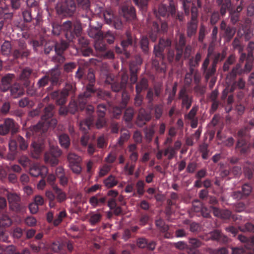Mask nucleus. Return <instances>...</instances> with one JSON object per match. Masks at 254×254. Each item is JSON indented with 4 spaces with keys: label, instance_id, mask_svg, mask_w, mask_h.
<instances>
[{
    "label": "nucleus",
    "instance_id": "nucleus-43",
    "mask_svg": "<svg viewBox=\"0 0 254 254\" xmlns=\"http://www.w3.org/2000/svg\"><path fill=\"white\" fill-rule=\"evenodd\" d=\"M241 73L242 69H241V65L240 64H237L236 66L233 68L231 71L228 74L227 77H229L231 79H234L237 74H240Z\"/></svg>",
    "mask_w": 254,
    "mask_h": 254
},
{
    "label": "nucleus",
    "instance_id": "nucleus-59",
    "mask_svg": "<svg viewBox=\"0 0 254 254\" xmlns=\"http://www.w3.org/2000/svg\"><path fill=\"white\" fill-rule=\"evenodd\" d=\"M163 107L161 105H156L154 107V114L156 119H159L162 116Z\"/></svg>",
    "mask_w": 254,
    "mask_h": 254
},
{
    "label": "nucleus",
    "instance_id": "nucleus-45",
    "mask_svg": "<svg viewBox=\"0 0 254 254\" xmlns=\"http://www.w3.org/2000/svg\"><path fill=\"white\" fill-rule=\"evenodd\" d=\"M105 20L106 22L108 24L112 23V20L115 17L113 14V12L111 9H108L105 10L103 13Z\"/></svg>",
    "mask_w": 254,
    "mask_h": 254
},
{
    "label": "nucleus",
    "instance_id": "nucleus-3",
    "mask_svg": "<svg viewBox=\"0 0 254 254\" xmlns=\"http://www.w3.org/2000/svg\"><path fill=\"white\" fill-rule=\"evenodd\" d=\"M18 126L17 124L11 118H6L2 124L0 125V135H5L11 131L12 134L17 132Z\"/></svg>",
    "mask_w": 254,
    "mask_h": 254
},
{
    "label": "nucleus",
    "instance_id": "nucleus-35",
    "mask_svg": "<svg viewBox=\"0 0 254 254\" xmlns=\"http://www.w3.org/2000/svg\"><path fill=\"white\" fill-rule=\"evenodd\" d=\"M59 142L61 145L65 148H67L70 145V139L68 136L66 134H62L59 137Z\"/></svg>",
    "mask_w": 254,
    "mask_h": 254
},
{
    "label": "nucleus",
    "instance_id": "nucleus-14",
    "mask_svg": "<svg viewBox=\"0 0 254 254\" xmlns=\"http://www.w3.org/2000/svg\"><path fill=\"white\" fill-rule=\"evenodd\" d=\"M167 28L168 25L166 23L163 22L161 24L160 31L164 32L167 31ZM159 31H160V29H159L158 24L156 22H154L151 28V31L149 33L150 38L152 41L154 42L156 41L157 37V34Z\"/></svg>",
    "mask_w": 254,
    "mask_h": 254
},
{
    "label": "nucleus",
    "instance_id": "nucleus-22",
    "mask_svg": "<svg viewBox=\"0 0 254 254\" xmlns=\"http://www.w3.org/2000/svg\"><path fill=\"white\" fill-rule=\"evenodd\" d=\"M100 79L101 81L108 84H112L115 81L114 76L107 70L101 71Z\"/></svg>",
    "mask_w": 254,
    "mask_h": 254
},
{
    "label": "nucleus",
    "instance_id": "nucleus-44",
    "mask_svg": "<svg viewBox=\"0 0 254 254\" xmlns=\"http://www.w3.org/2000/svg\"><path fill=\"white\" fill-rule=\"evenodd\" d=\"M87 78L89 81V83L86 88H89L90 90L94 92V83L95 82V75L92 71H89L87 74Z\"/></svg>",
    "mask_w": 254,
    "mask_h": 254
},
{
    "label": "nucleus",
    "instance_id": "nucleus-36",
    "mask_svg": "<svg viewBox=\"0 0 254 254\" xmlns=\"http://www.w3.org/2000/svg\"><path fill=\"white\" fill-rule=\"evenodd\" d=\"M68 46V44L67 42L62 41L60 43H57L55 45V51L58 55L62 54L67 48Z\"/></svg>",
    "mask_w": 254,
    "mask_h": 254
},
{
    "label": "nucleus",
    "instance_id": "nucleus-8",
    "mask_svg": "<svg viewBox=\"0 0 254 254\" xmlns=\"http://www.w3.org/2000/svg\"><path fill=\"white\" fill-rule=\"evenodd\" d=\"M122 13L127 20L131 21L136 18L134 8L130 5V1H127L122 8Z\"/></svg>",
    "mask_w": 254,
    "mask_h": 254
},
{
    "label": "nucleus",
    "instance_id": "nucleus-25",
    "mask_svg": "<svg viewBox=\"0 0 254 254\" xmlns=\"http://www.w3.org/2000/svg\"><path fill=\"white\" fill-rule=\"evenodd\" d=\"M127 39L123 40L122 43V47L125 49L128 46L133 45L134 46L136 45V39L134 38L129 31L126 32Z\"/></svg>",
    "mask_w": 254,
    "mask_h": 254
},
{
    "label": "nucleus",
    "instance_id": "nucleus-39",
    "mask_svg": "<svg viewBox=\"0 0 254 254\" xmlns=\"http://www.w3.org/2000/svg\"><path fill=\"white\" fill-rule=\"evenodd\" d=\"M67 213L65 210L60 211L56 216L53 221V225L55 226H58L63 220V219L66 217Z\"/></svg>",
    "mask_w": 254,
    "mask_h": 254
},
{
    "label": "nucleus",
    "instance_id": "nucleus-5",
    "mask_svg": "<svg viewBox=\"0 0 254 254\" xmlns=\"http://www.w3.org/2000/svg\"><path fill=\"white\" fill-rule=\"evenodd\" d=\"M76 6L73 0H66L63 3H59L57 11L64 16H71L75 11Z\"/></svg>",
    "mask_w": 254,
    "mask_h": 254
},
{
    "label": "nucleus",
    "instance_id": "nucleus-33",
    "mask_svg": "<svg viewBox=\"0 0 254 254\" xmlns=\"http://www.w3.org/2000/svg\"><path fill=\"white\" fill-rule=\"evenodd\" d=\"M201 59V54L199 52H197L194 58H192L190 60V71L192 73V67L198 65Z\"/></svg>",
    "mask_w": 254,
    "mask_h": 254
},
{
    "label": "nucleus",
    "instance_id": "nucleus-11",
    "mask_svg": "<svg viewBox=\"0 0 254 254\" xmlns=\"http://www.w3.org/2000/svg\"><path fill=\"white\" fill-rule=\"evenodd\" d=\"M88 19L89 21V28L88 30L89 36L95 39V40L98 38H102V36H104V34L100 30L101 25L98 24V26L96 27L93 24V20H91L89 18H88Z\"/></svg>",
    "mask_w": 254,
    "mask_h": 254
},
{
    "label": "nucleus",
    "instance_id": "nucleus-23",
    "mask_svg": "<svg viewBox=\"0 0 254 254\" xmlns=\"http://www.w3.org/2000/svg\"><path fill=\"white\" fill-rule=\"evenodd\" d=\"M197 20L191 19L187 24V35L188 37H191L195 34L197 28Z\"/></svg>",
    "mask_w": 254,
    "mask_h": 254
},
{
    "label": "nucleus",
    "instance_id": "nucleus-15",
    "mask_svg": "<svg viewBox=\"0 0 254 254\" xmlns=\"http://www.w3.org/2000/svg\"><path fill=\"white\" fill-rule=\"evenodd\" d=\"M158 14L163 17H165L169 14H171L172 16L175 13V5L171 3H170L169 6H166L165 4H161L158 8Z\"/></svg>",
    "mask_w": 254,
    "mask_h": 254
},
{
    "label": "nucleus",
    "instance_id": "nucleus-63",
    "mask_svg": "<svg viewBox=\"0 0 254 254\" xmlns=\"http://www.w3.org/2000/svg\"><path fill=\"white\" fill-rule=\"evenodd\" d=\"M111 166L109 164L104 165L101 168L99 171V176L103 177L106 175L111 170Z\"/></svg>",
    "mask_w": 254,
    "mask_h": 254
},
{
    "label": "nucleus",
    "instance_id": "nucleus-13",
    "mask_svg": "<svg viewBox=\"0 0 254 254\" xmlns=\"http://www.w3.org/2000/svg\"><path fill=\"white\" fill-rule=\"evenodd\" d=\"M179 98L182 100V106L188 110L192 103V97L188 95L185 88L181 89L179 94Z\"/></svg>",
    "mask_w": 254,
    "mask_h": 254
},
{
    "label": "nucleus",
    "instance_id": "nucleus-60",
    "mask_svg": "<svg viewBox=\"0 0 254 254\" xmlns=\"http://www.w3.org/2000/svg\"><path fill=\"white\" fill-rule=\"evenodd\" d=\"M73 25V24L69 21H65L63 23V29L67 32L66 34V36L68 33L70 34L71 31H72Z\"/></svg>",
    "mask_w": 254,
    "mask_h": 254
},
{
    "label": "nucleus",
    "instance_id": "nucleus-6",
    "mask_svg": "<svg viewBox=\"0 0 254 254\" xmlns=\"http://www.w3.org/2000/svg\"><path fill=\"white\" fill-rule=\"evenodd\" d=\"M61 155V151L58 148L52 149L50 152L46 153L45 155V161L50 163L52 166L58 164V157Z\"/></svg>",
    "mask_w": 254,
    "mask_h": 254
},
{
    "label": "nucleus",
    "instance_id": "nucleus-29",
    "mask_svg": "<svg viewBox=\"0 0 254 254\" xmlns=\"http://www.w3.org/2000/svg\"><path fill=\"white\" fill-rule=\"evenodd\" d=\"M94 48L97 52H104L106 49V44L104 41V36L101 38L95 40Z\"/></svg>",
    "mask_w": 254,
    "mask_h": 254
},
{
    "label": "nucleus",
    "instance_id": "nucleus-61",
    "mask_svg": "<svg viewBox=\"0 0 254 254\" xmlns=\"http://www.w3.org/2000/svg\"><path fill=\"white\" fill-rule=\"evenodd\" d=\"M45 244L43 242H39L38 245L36 246L34 244H31L30 247L33 253H37L40 252L41 249L44 248Z\"/></svg>",
    "mask_w": 254,
    "mask_h": 254
},
{
    "label": "nucleus",
    "instance_id": "nucleus-2",
    "mask_svg": "<svg viewBox=\"0 0 254 254\" xmlns=\"http://www.w3.org/2000/svg\"><path fill=\"white\" fill-rule=\"evenodd\" d=\"M6 196L10 209L19 213L25 211V207L20 202V197L17 193L7 192Z\"/></svg>",
    "mask_w": 254,
    "mask_h": 254
},
{
    "label": "nucleus",
    "instance_id": "nucleus-46",
    "mask_svg": "<svg viewBox=\"0 0 254 254\" xmlns=\"http://www.w3.org/2000/svg\"><path fill=\"white\" fill-rule=\"evenodd\" d=\"M11 44L8 41H5L1 46V51L2 54L8 55L11 51Z\"/></svg>",
    "mask_w": 254,
    "mask_h": 254
},
{
    "label": "nucleus",
    "instance_id": "nucleus-47",
    "mask_svg": "<svg viewBox=\"0 0 254 254\" xmlns=\"http://www.w3.org/2000/svg\"><path fill=\"white\" fill-rule=\"evenodd\" d=\"M129 133L128 131L122 133L118 140L117 144L120 146H122L129 138Z\"/></svg>",
    "mask_w": 254,
    "mask_h": 254
},
{
    "label": "nucleus",
    "instance_id": "nucleus-27",
    "mask_svg": "<svg viewBox=\"0 0 254 254\" xmlns=\"http://www.w3.org/2000/svg\"><path fill=\"white\" fill-rule=\"evenodd\" d=\"M211 237L212 239L223 243H227L228 241V238L218 230L212 232L211 233Z\"/></svg>",
    "mask_w": 254,
    "mask_h": 254
},
{
    "label": "nucleus",
    "instance_id": "nucleus-28",
    "mask_svg": "<svg viewBox=\"0 0 254 254\" xmlns=\"http://www.w3.org/2000/svg\"><path fill=\"white\" fill-rule=\"evenodd\" d=\"M16 148L17 144L16 141L14 140H10L9 142V149L10 153H9L6 156L8 160H14L16 154Z\"/></svg>",
    "mask_w": 254,
    "mask_h": 254
},
{
    "label": "nucleus",
    "instance_id": "nucleus-40",
    "mask_svg": "<svg viewBox=\"0 0 254 254\" xmlns=\"http://www.w3.org/2000/svg\"><path fill=\"white\" fill-rule=\"evenodd\" d=\"M155 126L154 125L144 129L145 137L146 140L150 141L155 133Z\"/></svg>",
    "mask_w": 254,
    "mask_h": 254
},
{
    "label": "nucleus",
    "instance_id": "nucleus-50",
    "mask_svg": "<svg viewBox=\"0 0 254 254\" xmlns=\"http://www.w3.org/2000/svg\"><path fill=\"white\" fill-rule=\"evenodd\" d=\"M97 145L99 148H104L107 145V139L104 135L98 137L97 139Z\"/></svg>",
    "mask_w": 254,
    "mask_h": 254
},
{
    "label": "nucleus",
    "instance_id": "nucleus-31",
    "mask_svg": "<svg viewBox=\"0 0 254 254\" xmlns=\"http://www.w3.org/2000/svg\"><path fill=\"white\" fill-rule=\"evenodd\" d=\"M102 215L99 212L98 210L92 212L90 213L89 222L92 225H94L100 222Z\"/></svg>",
    "mask_w": 254,
    "mask_h": 254
},
{
    "label": "nucleus",
    "instance_id": "nucleus-18",
    "mask_svg": "<svg viewBox=\"0 0 254 254\" xmlns=\"http://www.w3.org/2000/svg\"><path fill=\"white\" fill-rule=\"evenodd\" d=\"M179 42L176 45V50L177 51V53L176 56V59L177 61L180 60L182 55L183 47L185 45L186 43L185 37L184 34H179Z\"/></svg>",
    "mask_w": 254,
    "mask_h": 254
},
{
    "label": "nucleus",
    "instance_id": "nucleus-17",
    "mask_svg": "<svg viewBox=\"0 0 254 254\" xmlns=\"http://www.w3.org/2000/svg\"><path fill=\"white\" fill-rule=\"evenodd\" d=\"M106 200V196H101L100 194L98 193L91 197L89 200V202L93 207L95 208L105 204Z\"/></svg>",
    "mask_w": 254,
    "mask_h": 254
},
{
    "label": "nucleus",
    "instance_id": "nucleus-9",
    "mask_svg": "<svg viewBox=\"0 0 254 254\" xmlns=\"http://www.w3.org/2000/svg\"><path fill=\"white\" fill-rule=\"evenodd\" d=\"M69 87L67 86L60 92L59 91L53 92L51 96L53 99H57V103L59 105L64 104L66 102V97L69 94Z\"/></svg>",
    "mask_w": 254,
    "mask_h": 254
},
{
    "label": "nucleus",
    "instance_id": "nucleus-16",
    "mask_svg": "<svg viewBox=\"0 0 254 254\" xmlns=\"http://www.w3.org/2000/svg\"><path fill=\"white\" fill-rule=\"evenodd\" d=\"M93 92V91L90 90L89 88H86V91L83 93L79 95L78 100V106L81 110L84 108L87 102V98L91 97Z\"/></svg>",
    "mask_w": 254,
    "mask_h": 254
},
{
    "label": "nucleus",
    "instance_id": "nucleus-26",
    "mask_svg": "<svg viewBox=\"0 0 254 254\" xmlns=\"http://www.w3.org/2000/svg\"><path fill=\"white\" fill-rule=\"evenodd\" d=\"M151 118L150 113L145 111L143 109H140L139 111L138 115V121H141L142 125L145 124L146 122H148Z\"/></svg>",
    "mask_w": 254,
    "mask_h": 254
},
{
    "label": "nucleus",
    "instance_id": "nucleus-64",
    "mask_svg": "<svg viewBox=\"0 0 254 254\" xmlns=\"http://www.w3.org/2000/svg\"><path fill=\"white\" fill-rule=\"evenodd\" d=\"M105 38L109 44H112L115 40V36L111 31H107L104 34V39Z\"/></svg>",
    "mask_w": 254,
    "mask_h": 254
},
{
    "label": "nucleus",
    "instance_id": "nucleus-34",
    "mask_svg": "<svg viewBox=\"0 0 254 254\" xmlns=\"http://www.w3.org/2000/svg\"><path fill=\"white\" fill-rule=\"evenodd\" d=\"M30 52L29 50H21L20 49L14 50L12 53V56L15 59L19 58L27 57L29 55Z\"/></svg>",
    "mask_w": 254,
    "mask_h": 254
},
{
    "label": "nucleus",
    "instance_id": "nucleus-21",
    "mask_svg": "<svg viewBox=\"0 0 254 254\" xmlns=\"http://www.w3.org/2000/svg\"><path fill=\"white\" fill-rule=\"evenodd\" d=\"M47 75L53 85L57 84L59 81L61 71L57 68H54L52 69Z\"/></svg>",
    "mask_w": 254,
    "mask_h": 254
},
{
    "label": "nucleus",
    "instance_id": "nucleus-62",
    "mask_svg": "<svg viewBox=\"0 0 254 254\" xmlns=\"http://www.w3.org/2000/svg\"><path fill=\"white\" fill-rule=\"evenodd\" d=\"M17 139L20 149L23 150H26L28 147L27 142H26L24 139L21 136H18Z\"/></svg>",
    "mask_w": 254,
    "mask_h": 254
},
{
    "label": "nucleus",
    "instance_id": "nucleus-4",
    "mask_svg": "<svg viewBox=\"0 0 254 254\" xmlns=\"http://www.w3.org/2000/svg\"><path fill=\"white\" fill-rule=\"evenodd\" d=\"M67 159L68 166L72 172L77 174H80L82 170L80 165L82 158L75 153L71 152L68 154Z\"/></svg>",
    "mask_w": 254,
    "mask_h": 254
},
{
    "label": "nucleus",
    "instance_id": "nucleus-41",
    "mask_svg": "<svg viewBox=\"0 0 254 254\" xmlns=\"http://www.w3.org/2000/svg\"><path fill=\"white\" fill-rule=\"evenodd\" d=\"M93 119L92 117H89L85 121H81L79 123L80 129L84 131H86L89 128L90 126L93 123Z\"/></svg>",
    "mask_w": 254,
    "mask_h": 254
},
{
    "label": "nucleus",
    "instance_id": "nucleus-1",
    "mask_svg": "<svg viewBox=\"0 0 254 254\" xmlns=\"http://www.w3.org/2000/svg\"><path fill=\"white\" fill-rule=\"evenodd\" d=\"M57 124V121L55 119L49 118L46 120H43L39 122L37 125L32 127V129L27 132V137H29L31 133L33 135L34 133H42L44 132L49 127H55Z\"/></svg>",
    "mask_w": 254,
    "mask_h": 254
},
{
    "label": "nucleus",
    "instance_id": "nucleus-52",
    "mask_svg": "<svg viewBox=\"0 0 254 254\" xmlns=\"http://www.w3.org/2000/svg\"><path fill=\"white\" fill-rule=\"evenodd\" d=\"M216 66H213V65L211 64L209 68H206V71H203L206 80H208L210 76L214 74L216 71Z\"/></svg>",
    "mask_w": 254,
    "mask_h": 254
},
{
    "label": "nucleus",
    "instance_id": "nucleus-24",
    "mask_svg": "<svg viewBox=\"0 0 254 254\" xmlns=\"http://www.w3.org/2000/svg\"><path fill=\"white\" fill-rule=\"evenodd\" d=\"M53 190L55 192L57 202L62 203L67 199L66 193L57 186L53 187Z\"/></svg>",
    "mask_w": 254,
    "mask_h": 254
},
{
    "label": "nucleus",
    "instance_id": "nucleus-19",
    "mask_svg": "<svg viewBox=\"0 0 254 254\" xmlns=\"http://www.w3.org/2000/svg\"><path fill=\"white\" fill-rule=\"evenodd\" d=\"M13 77V74H8L2 78L0 89L2 91H6L9 89Z\"/></svg>",
    "mask_w": 254,
    "mask_h": 254
},
{
    "label": "nucleus",
    "instance_id": "nucleus-37",
    "mask_svg": "<svg viewBox=\"0 0 254 254\" xmlns=\"http://www.w3.org/2000/svg\"><path fill=\"white\" fill-rule=\"evenodd\" d=\"M118 180L113 176L110 175L104 181L105 186L108 188H112L117 185Z\"/></svg>",
    "mask_w": 254,
    "mask_h": 254
},
{
    "label": "nucleus",
    "instance_id": "nucleus-56",
    "mask_svg": "<svg viewBox=\"0 0 254 254\" xmlns=\"http://www.w3.org/2000/svg\"><path fill=\"white\" fill-rule=\"evenodd\" d=\"M140 47L144 52H147L148 49V40L146 37L142 36L140 40Z\"/></svg>",
    "mask_w": 254,
    "mask_h": 254
},
{
    "label": "nucleus",
    "instance_id": "nucleus-49",
    "mask_svg": "<svg viewBox=\"0 0 254 254\" xmlns=\"http://www.w3.org/2000/svg\"><path fill=\"white\" fill-rule=\"evenodd\" d=\"M18 162L23 167H26L30 164V160L26 155H21L18 158Z\"/></svg>",
    "mask_w": 254,
    "mask_h": 254
},
{
    "label": "nucleus",
    "instance_id": "nucleus-38",
    "mask_svg": "<svg viewBox=\"0 0 254 254\" xmlns=\"http://www.w3.org/2000/svg\"><path fill=\"white\" fill-rule=\"evenodd\" d=\"M31 146L33 148V151L35 153V155H34L33 153H32V156L33 158H37L38 154L40 153L43 150V144L41 143L33 142L31 144Z\"/></svg>",
    "mask_w": 254,
    "mask_h": 254
},
{
    "label": "nucleus",
    "instance_id": "nucleus-10",
    "mask_svg": "<svg viewBox=\"0 0 254 254\" xmlns=\"http://www.w3.org/2000/svg\"><path fill=\"white\" fill-rule=\"evenodd\" d=\"M29 173L33 177H37L40 176L42 178H44L48 173V169L44 166L36 164L31 166Z\"/></svg>",
    "mask_w": 254,
    "mask_h": 254
},
{
    "label": "nucleus",
    "instance_id": "nucleus-57",
    "mask_svg": "<svg viewBox=\"0 0 254 254\" xmlns=\"http://www.w3.org/2000/svg\"><path fill=\"white\" fill-rule=\"evenodd\" d=\"M13 247L11 245L0 246V254H5L8 253H13Z\"/></svg>",
    "mask_w": 254,
    "mask_h": 254
},
{
    "label": "nucleus",
    "instance_id": "nucleus-7",
    "mask_svg": "<svg viewBox=\"0 0 254 254\" xmlns=\"http://www.w3.org/2000/svg\"><path fill=\"white\" fill-rule=\"evenodd\" d=\"M248 135V129L247 128H242L238 132V141L236 147L241 148L240 151L242 153H246L248 151L249 147L246 145V141L243 139L244 137H246Z\"/></svg>",
    "mask_w": 254,
    "mask_h": 254
},
{
    "label": "nucleus",
    "instance_id": "nucleus-58",
    "mask_svg": "<svg viewBox=\"0 0 254 254\" xmlns=\"http://www.w3.org/2000/svg\"><path fill=\"white\" fill-rule=\"evenodd\" d=\"M25 223L29 227H34L37 224V220L33 216H28L24 220Z\"/></svg>",
    "mask_w": 254,
    "mask_h": 254
},
{
    "label": "nucleus",
    "instance_id": "nucleus-12",
    "mask_svg": "<svg viewBox=\"0 0 254 254\" xmlns=\"http://www.w3.org/2000/svg\"><path fill=\"white\" fill-rule=\"evenodd\" d=\"M171 42L169 39H160L158 45H155L154 48V53L156 57L163 58V52L165 48L170 46Z\"/></svg>",
    "mask_w": 254,
    "mask_h": 254
},
{
    "label": "nucleus",
    "instance_id": "nucleus-51",
    "mask_svg": "<svg viewBox=\"0 0 254 254\" xmlns=\"http://www.w3.org/2000/svg\"><path fill=\"white\" fill-rule=\"evenodd\" d=\"M176 154V152L175 148L171 146L167 147L164 152V155L167 156L169 159H172Z\"/></svg>",
    "mask_w": 254,
    "mask_h": 254
},
{
    "label": "nucleus",
    "instance_id": "nucleus-32",
    "mask_svg": "<svg viewBox=\"0 0 254 254\" xmlns=\"http://www.w3.org/2000/svg\"><path fill=\"white\" fill-rule=\"evenodd\" d=\"M148 87V81L145 78L141 79L136 85V92L140 94L142 90L146 89Z\"/></svg>",
    "mask_w": 254,
    "mask_h": 254
},
{
    "label": "nucleus",
    "instance_id": "nucleus-30",
    "mask_svg": "<svg viewBox=\"0 0 254 254\" xmlns=\"http://www.w3.org/2000/svg\"><path fill=\"white\" fill-rule=\"evenodd\" d=\"M137 147L134 144H132L128 146V151L129 152V159L132 162H135L138 159V154L136 151Z\"/></svg>",
    "mask_w": 254,
    "mask_h": 254
},
{
    "label": "nucleus",
    "instance_id": "nucleus-53",
    "mask_svg": "<svg viewBox=\"0 0 254 254\" xmlns=\"http://www.w3.org/2000/svg\"><path fill=\"white\" fill-rule=\"evenodd\" d=\"M11 224V220L6 214L1 216L0 219V225L2 226H9Z\"/></svg>",
    "mask_w": 254,
    "mask_h": 254
},
{
    "label": "nucleus",
    "instance_id": "nucleus-54",
    "mask_svg": "<svg viewBox=\"0 0 254 254\" xmlns=\"http://www.w3.org/2000/svg\"><path fill=\"white\" fill-rule=\"evenodd\" d=\"M81 31V27L78 24H74L73 25V29L71 31L70 35L72 37H74V36H78Z\"/></svg>",
    "mask_w": 254,
    "mask_h": 254
},
{
    "label": "nucleus",
    "instance_id": "nucleus-42",
    "mask_svg": "<svg viewBox=\"0 0 254 254\" xmlns=\"http://www.w3.org/2000/svg\"><path fill=\"white\" fill-rule=\"evenodd\" d=\"M54 106L50 104L45 108L44 115L42 117V121L49 119L53 115Z\"/></svg>",
    "mask_w": 254,
    "mask_h": 254
},
{
    "label": "nucleus",
    "instance_id": "nucleus-48",
    "mask_svg": "<svg viewBox=\"0 0 254 254\" xmlns=\"http://www.w3.org/2000/svg\"><path fill=\"white\" fill-rule=\"evenodd\" d=\"M134 111L133 108H128L127 109L124 116L125 121L127 122H130L132 120L134 116Z\"/></svg>",
    "mask_w": 254,
    "mask_h": 254
},
{
    "label": "nucleus",
    "instance_id": "nucleus-20",
    "mask_svg": "<svg viewBox=\"0 0 254 254\" xmlns=\"http://www.w3.org/2000/svg\"><path fill=\"white\" fill-rule=\"evenodd\" d=\"M24 91L21 85L15 83L10 88L11 95L13 98H17L23 95Z\"/></svg>",
    "mask_w": 254,
    "mask_h": 254
},
{
    "label": "nucleus",
    "instance_id": "nucleus-55",
    "mask_svg": "<svg viewBox=\"0 0 254 254\" xmlns=\"http://www.w3.org/2000/svg\"><path fill=\"white\" fill-rule=\"evenodd\" d=\"M231 6V0H224V2L223 3L220 12L222 15L225 14L226 10L229 9Z\"/></svg>",
    "mask_w": 254,
    "mask_h": 254
}]
</instances>
